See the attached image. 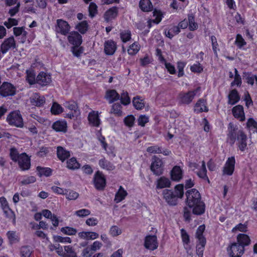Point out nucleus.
Segmentation results:
<instances>
[{
    "label": "nucleus",
    "mask_w": 257,
    "mask_h": 257,
    "mask_svg": "<svg viewBox=\"0 0 257 257\" xmlns=\"http://www.w3.org/2000/svg\"><path fill=\"white\" fill-rule=\"evenodd\" d=\"M120 95L115 89H108L105 92L104 98L109 103H112L119 99Z\"/></svg>",
    "instance_id": "nucleus-28"
},
{
    "label": "nucleus",
    "mask_w": 257,
    "mask_h": 257,
    "mask_svg": "<svg viewBox=\"0 0 257 257\" xmlns=\"http://www.w3.org/2000/svg\"><path fill=\"white\" fill-rule=\"evenodd\" d=\"M52 128L56 132L66 133L67 131V123L65 120H58L54 122Z\"/></svg>",
    "instance_id": "nucleus-27"
},
{
    "label": "nucleus",
    "mask_w": 257,
    "mask_h": 257,
    "mask_svg": "<svg viewBox=\"0 0 257 257\" xmlns=\"http://www.w3.org/2000/svg\"><path fill=\"white\" fill-rule=\"evenodd\" d=\"M234 44L236 46L237 48L241 49L246 45V42L241 34H237L235 37Z\"/></svg>",
    "instance_id": "nucleus-49"
},
{
    "label": "nucleus",
    "mask_w": 257,
    "mask_h": 257,
    "mask_svg": "<svg viewBox=\"0 0 257 257\" xmlns=\"http://www.w3.org/2000/svg\"><path fill=\"white\" fill-rule=\"evenodd\" d=\"M36 170L38 172V175L41 177L43 176L50 177L52 174V170L50 168L37 166Z\"/></svg>",
    "instance_id": "nucleus-40"
},
{
    "label": "nucleus",
    "mask_w": 257,
    "mask_h": 257,
    "mask_svg": "<svg viewBox=\"0 0 257 257\" xmlns=\"http://www.w3.org/2000/svg\"><path fill=\"white\" fill-rule=\"evenodd\" d=\"M75 29L77 30L81 35L85 34L87 33L89 29V25L87 21L84 20L79 22L75 27Z\"/></svg>",
    "instance_id": "nucleus-38"
},
{
    "label": "nucleus",
    "mask_w": 257,
    "mask_h": 257,
    "mask_svg": "<svg viewBox=\"0 0 257 257\" xmlns=\"http://www.w3.org/2000/svg\"><path fill=\"white\" fill-rule=\"evenodd\" d=\"M55 29L57 33L64 36H66L70 33V26L69 23L65 20L63 19H57Z\"/></svg>",
    "instance_id": "nucleus-13"
},
{
    "label": "nucleus",
    "mask_w": 257,
    "mask_h": 257,
    "mask_svg": "<svg viewBox=\"0 0 257 257\" xmlns=\"http://www.w3.org/2000/svg\"><path fill=\"white\" fill-rule=\"evenodd\" d=\"M171 178L173 181L179 182L183 178V171L180 166H174L170 172Z\"/></svg>",
    "instance_id": "nucleus-24"
},
{
    "label": "nucleus",
    "mask_w": 257,
    "mask_h": 257,
    "mask_svg": "<svg viewBox=\"0 0 257 257\" xmlns=\"http://www.w3.org/2000/svg\"><path fill=\"white\" fill-rule=\"evenodd\" d=\"M119 100H120L121 104L125 106L128 105L131 102V98L127 91H123L121 93Z\"/></svg>",
    "instance_id": "nucleus-52"
},
{
    "label": "nucleus",
    "mask_w": 257,
    "mask_h": 257,
    "mask_svg": "<svg viewBox=\"0 0 257 257\" xmlns=\"http://www.w3.org/2000/svg\"><path fill=\"white\" fill-rule=\"evenodd\" d=\"M135 120V117L132 114L127 115L123 119L124 124L129 127L134 126Z\"/></svg>",
    "instance_id": "nucleus-61"
},
{
    "label": "nucleus",
    "mask_w": 257,
    "mask_h": 257,
    "mask_svg": "<svg viewBox=\"0 0 257 257\" xmlns=\"http://www.w3.org/2000/svg\"><path fill=\"white\" fill-rule=\"evenodd\" d=\"M192 209V213L196 215H201L205 212L206 206L204 202L201 200L188 206Z\"/></svg>",
    "instance_id": "nucleus-17"
},
{
    "label": "nucleus",
    "mask_w": 257,
    "mask_h": 257,
    "mask_svg": "<svg viewBox=\"0 0 257 257\" xmlns=\"http://www.w3.org/2000/svg\"><path fill=\"white\" fill-rule=\"evenodd\" d=\"M232 114L234 118L240 121H243L245 119L244 108L242 105L238 104L233 106L232 108Z\"/></svg>",
    "instance_id": "nucleus-22"
},
{
    "label": "nucleus",
    "mask_w": 257,
    "mask_h": 257,
    "mask_svg": "<svg viewBox=\"0 0 257 257\" xmlns=\"http://www.w3.org/2000/svg\"><path fill=\"white\" fill-rule=\"evenodd\" d=\"M26 80L30 85L37 84V77L33 69H27L26 71Z\"/></svg>",
    "instance_id": "nucleus-33"
},
{
    "label": "nucleus",
    "mask_w": 257,
    "mask_h": 257,
    "mask_svg": "<svg viewBox=\"0 0 257 257\" xmlns=\"http://www.w3.org/2000/svg\"><path fill=\"white\" fill-rule=\"evenodd\" d=\"M93 185L95 188L99 191L103 190L106 185V180L103 173L100 171H97L93 179Z\"/></svg>",
    "instance_id": "nucleus-6"
},
{
    "label": "nucleus",
    "mask_w": 257,
    "mask_h": 257,
    "mask_svg": "<svg viewBox=\"0 0 257 257\" xmlns=\"http://www.w3.org/2000/svg\"><path fill=\"white\" fill-rule=\"evenodd\" d=\"M63 111V107L58 103L54 102L51 108V112L54 115H58Z\"/></svg>",
    "instance_id": "nucleus-54"
},
{
    "label": "nucleus",
    "mask_w": 257,
    "mask_h": 257,
    "mask_svg": "<svg viewBox=\"0 0 257 257\" xmlns=\"http://www.w3.org/2000/svg\"><path fill=\"white\" fill-rule=\"evenodd\" d=\"M153 16L155 17V19H153L154 23L158 24L162 20V13L160 10H155L153 12Z\"/></svg>",
    "instance_id": "nucleus-63"
},
{
    "label": "nucleus",
    "mask_w": 257,
    "mask_h": 257,
    "mask_svg": "<svg viewBox=\"0 0 257 257\" xmlns=\"http://www.w3.org/2000/svg\"><path fill=\"white\" fill-rule=\"evenodd\" d=\"M180 30L176 26L170 28L168 31H165V35L170 39H172L175 35L178 34Z\"/></svg>",
    "instance_id": "nucleus-53"
},
{
    "label": "nucleus",
    "mask_w": 257,
    "mask_h": 257,
    "mask_svg": "<svg viewBox=\"0 0 257 257\" xmlns=\"http://www.w3.org/2000/svg\"><path fill=\"white\" fill-rule=\"evenodd\" d=\"M66 107L68 109L77 114H80L77 103L74 100H70L66 102Z\"/></svg>",
    "instance_id": "nucleus-46"
},
{
    "label": "nucleus",
    "mask_w": 257,
    "mask_h": 257,
    "mask_svg": "<svg viewBox=\"0 0 257 257\" xmlns=\"http://www.w3.org/2000/svg\"><path fill=\"white\" fill-rule=\"evenodd\" d=\"M20 170L22 171H28L31 168V158L26 153L20 154V157L17 161Z\"/></svg>",
    "instance_id": "nucleus-11"
},
{
    "label": "nucleus",
    "mask_w": 257,
    "mask_h": 257,
    "mask_svg": "<svg viewBox=\"0 0 257 257\" xmlns=\"http://www.w3.org/2000/svg\"><path fill=\"white\" fill-rule=\"evenodd\" d=\"M188 24L190 31H195L198 28L197 23L195 22V17L193 14H189L188 15Z\"/></svg>",
    "instance_id": "nucleus-47"
},
{
    "label": "nucleus",
    "mask_w": 257,
    "mask_h": 257,
    "mask_svg": "<svg viewBox=\"0 0 257 257\" xmlns=\"http://www.w3.org/2000/svg\"><path fill=\"white\" fill-rule=\"evenodd\" d=\"M186 203L187 206L202 200L200 193L196 189H191L186 192Z\"/></svg>",
    "instance_id": "nucleus-10"
},
{
    "label": "nucleus",
    "mask_w": 257,
    "mask_h": 257,
    "mask_svg": "<svg viewBox=\"0 0 257 257\" xmlns=\"http://www.w3.org/2000/svg\"><path fill=\"white\" fill-rule=\"evenodd\" d=\"M87 119L89 124L91 126L99 127L101 124L99 113L97 111H91L88 113Z\"/></svg>",
    "instance_id": "nucleus-18"
},
{
    "label": "nucleus",
    "mask_w": 257,
    "mask_h": 257,
    "mask_svg": "<svg viewBox=\"0 0 257 257\" xmlns=\"http://www.w3.org/2000/svg\"><path fill=\"white\" fill-rule=\"evenodd\" d=\"M98 165L101 169L107 171H112L115 169L113 164L107 160L104 157L99 160Z\"/></svg>",
    "instance_id": "nucleus-36"
},
{
    "label": "nucleus",
    "mask_w": 257,
    "mask_h": 257,
    "mask_svg": "<svg viewBox=\"0 0 257 257\" xmlns=\"http://www.w3.org/2000/svg\"><path fill=\"white\" fill-rule=\"evenodd\" d=\"M227 98V103L231 105H234L239 102L240 96L238 91L236 89H233L229 92Z\"/></svg>",
    "instance_id": "nucleus-26"
},
{
    "label": "nucleus",
    "mask_w": 257,
    "mask_h": 257,
    "mask_svg": "<svg viewBox=\"0 0 257 257\" xmlns=\"http://www.w3.org/2000/svg\"><path fill=\"white\" fill-rule=\"evenodd\" d=\"M181 237L183 244L189 245L190 242V236L185 229L182 228L180 230Z\"/></svg>",
    "instance_id": "nucleus-56"
},
{
    "label": "nucleus",
    "mask_w": 257,
    "mask_h": 257,
    "mask_svg": "<svg viewBox=\"0 0 257 257\" xmlns=\"http://www.w3.org/2000/svg\"><path fill=\"white\" fill-rule=\"evenodd\" d=\"M127 191L122 186H120L118 191L115 194L114 201L115 203H118L125 199L127 195Z\"/></svg>",
    "instance_id": "nucleus-35"
},
{
    "label": "nucleus",
    "mask_w": 257,
    "mask_h": 257,
    "mask_svg": "<svg viewBox=\"0 0 257 257\" xmlns=\"http://www.w3.org/2000/svg\"><path fill=\"white\" fill-rule=\"evenodd\" d=\"M84 51V48L82 46H73L71 48V52L73 55L79 58L80 57L81 55L83 53Z\"/></svg>",
    "instance_id": "nucleus-58"
},
{
    "label": "nucleus",
    "mask_w": 257,
    "mask_h": 257,
    "mask_svg": "<svg viewBox=\"0 0 257 257\" xmlns=\"http://www.w3.org/2000/svg\"><path fill=\"white\" fill-rule=\"evenodd\" d=\"M61 231L64 234L68 235H74L77 233V229L72 227L66 226L62 227Z\"/></svg>",
    "instance_id": "nucleus-57"
},
{
    "label": "nucleus",
    "mask_w": 257,
    "mask_h": 257,
    "mask_svg": "<svg viewBox=\"0 0 257 257\" xmlns=\"http://www.w3.org/2000/svg\"><path fill=\"white\" fill-rule=\"evenodd\" d=\"M227 141L230 145L236 142L238 150L244 152L247 148V136L242 129L238 128L237 125L230 122L228 125Z\"/></svg>",
    "instance_id": "nucleus-1"
},
{
    "label": "nucleus",
    "mask_w": 257,
    "mask_h": 257,
    "mask_svg": "<svg viewBox=\"0 0 257 257\" xmlns=\"http://www.w3.org/2000/svg\"><path fill=\"white\" fill-rule=\"evenodd\" d=\"M226 250L229 257H241L245 252V249L236 244L235 242L230 243Z\"/></svg>",
    "instance_id": "nucleus-9"
},
{
    "label": "nucleus",
    "mask_w": 257,
    "mask_h": 257,
    "mask_svg": "<svg viewBox=\"0 0 257 257\" xmlns=\"http://www.w3.org/2000/svg\"><path fill=\"white\" fill-rule=\"evenodd\" d=\"M33 252V248L29 245H24L20 248L21 257H30Z\"/></svg>",
    "instance_id": "nucleus-43"
},
{
    "label": "nucleus",
    "mask_w": 257,
    "mask_h": 257,
    "mask_svg": "<svg viewBox=\"0 0 257 257\" xmlns=\"http://www.w3.org/2000/svg\"><path fill=\"white\" fill-rule=\"evenodd\" d=\"M139 6L143 12H150L153 9V6L150 0H140Z\"/></svg>",
    "instance_id": "nucleus-34"
},
{
    "label": "nucleus",
    "mask_w": 257,
    "mask_h": 257,
    "mask_svg": "<svg viewBox=\"0 0 257 257\" xmlns=\"http://www.w3.org/2000/svg\"><path fill=\"white\" fill-rule=\"evenodd\" d=\"M207 169L206 168V164L204 161H202L201 167L199 171L197 172L196 174L199 178L207 181L210 183V180L207 175Z\"/></svg>",
    "instance_id": "nucleus-39"
},
{
    "label": "nucleus",
    "mask_w": 257,
    "mask_h": 257,
    "mask_svg": "<svg viewBox=\"0 0 257 257\" xmlns=\"http://www.w3.org/2000/svg\"><path fill=\"white\" fill-rule=\"evenodd\" d=\"M78 236L79 238L86 240H94L98 238L99 234L92 231H81L78 233Z\"/></svg>",
    "instance_id": "nucleus-29"
},
{
    "label": "nucleus",
    "mask_w": 257,
    "mask_h": 257,
    "mask_svg": "<svg viewBox=\"0 0 257 257\" xmlns=\"http://www.w3.org/2000/svg\"><path fill=\"white\" fill-rule=\"evenodd\" d=\"M246 128L250 134H257V121L252 117L249 118L246 123Z\"/></svg>",
    "instance_id": "nucleus-37"
},
{
    "label": "nucleus",
    "mask_w": 257,
    "mask_h": 257,
    "mask_svg": "<svg viewBox=\"0 0 257 257\" xmlns=\"http://www.w3.org/2000/svg\"><path fill=\"white\" fill-rule=\"evenodd\" d=\"M89 16L93 18L98 13V7L94 2H91L88 7Z\"/></svg>",
    "instance_id": "nucleus-51"
},
{
    "label": "nucleus",
    "mask_w": 257,
    "mask_h": 257,
    "mask_svg": "<svg viewBox=\"0 0 257 257\" xmlns=\"http://www.w3.org/2000/svg\"><path fill=\"white\" fill-rule=\"evenodd\" d=\"M16 48V42L13 36L5 39L0 46L1 52L3 54L7 53L10 49Z\"/></svg>",
    "instance_id": "nucleus-15"
},
{
    "label": "nucleus",
    "mask_w": 257,
    "mask_h": 257,
    "mask_svg": "<svg viewBox=\"0 0 257 257\" xmlns=\"http://www.w3.org/2000/svg\"><path fill=\"white\" fill-rule=\"evenodd\" d=\"M30 100L32 105L37 107L42 106L46 102L45 97L43 95H41L39 93H33Z\"/></svg>",
    "instance_id": "nucleus-23"
},
{
    "label": "nucleus",
    "mask_w": 257,
    "mask_h": 257,
    "mask_svg": "<svg viewBox=\"0 0 257 257\" xmlns=\"http://www.w3.org/2000/svg\"><path fill=\"white\" fill-rule=\"evenodd\" d=\"M234 77L233 81L231 83V86H234L236 85L238 87H240L242 83L241 78L240 75L238 74L237 70L234 69Z\"/></svg>",
    "instance_id": "nucleus-55"
},
{
    "label": "nucleus",
    "mask_w": 257,
    "mask_h": 257,
    "mask_svg": "<svg viewBox=\"0 0 257 257\" xmlns=\"http://www.w3.org/2000/svg\"><path fill=\"white\" fill-rule=\"evenodd\" d=\"M116 43L112 40L106 41L104 44V52L107 55H112L116 50Z\"/></svg>",
    "instance_id": "nucleus-25"
},
{
    "label": "nucleus",
    "mask_w": 257,
    "mask_h": 257,
    "mask_svg": "<svg viewBox=\"0 0 257 257\" xmlns=\"http://www.w3.org/2000/svg\"><path fill=\"white\" fill-rule=\"evenodd\" d=\"M132 103L135 108L138 110H142L145 106V99L139 95L133 98Z\"/></svg>",
    "instance_id": "nucleus-31"
},
{
    "label": "nucleus",
    "mask_w": 257,
    "mask_h": 257,
    "mask_svg": "<svg viewBox=\"0 0 257 257\" xmlns=\"http://www.w3.org/2000/svg\"><path fill=\"white\" fill-rule=\"evenodd\" d=\"M200 90L198 87L193 90H190L187 92H180L178 95V102L180 104L188 105L192 101L197 93Z\"/></svg>",
    "instance_id": "nucleus-3"
},
{
    "label": "nucleus",
    "mask_w": 257,
    "mask_h": 257,
    "mask_svg": "<svg viewBox=\"0 0 257 257\" xmlns=\"http://www.w3.org/2000/svg\"><path fill=\"white\" fill-rule=\"evenodd\" d=\"M68 42L73 46H80L83 42L82 37L79 32L75 31L70 32L67 36Z\"/></svg>",
    "instance_id": "nucleus-16"
},
{
    "label": "nucleus",
    "mask_w": 257,
    "mask_h": 257,
    "mask_svg": "<svg viewBox=\"0 0 257 257\" xmlns=\"http://www.w3.org/2000/svg\"><path fill=\"white\" fill-rule=\"evenodd\" d=\"M150 169L156 176L161 175L164 171V163L162 160L156 156H153Z\"/></svg>",
    "instance_id": "nucleus-5"
},
{
    "label": "nucleus",
    "mask_w": 257,
    "mask_h": 257,
    "mask_svg": "<svg viewBox=\"0 0 257 257\" xmlns=\"http://www.w3.org/2000/svg\"><path fill=\"white\" fill-rule=\"evenodd\" d=\"M144 246L145 248L150 251H154L158 248L159 243L156 235H147L144 239Z\"/></svg>",
    "instance_id": "nucleus-12"
},
{
    "label": "nucleus",
    "mask_w": 257,
    "mask_h": 257,
    "mask_svg": "<svg viewBox=\"0 0 257 257\" xmlns=\"http://www.w3.org/2000/svg\"><path fill=\"white\" fill-rule=\"evenodd\" d=\"M7 121L11 126L22 127L24 125L23 119L19 111L11 112L7 116Z\"/></svg>",
    "instance_id": "nucleus-4"
},
{
    "label": "nucleus",
    "mask_w": 257,
    "mask_h": 257,
    "mask_svg": "<svg viewBox=\"0 0 257 257\" xmlns=\"http://www.w3.org/2000/svg\"><path fill=\"white\" fill-rule=\"evenodd\" d=\"M16 92V87L10 82H4L0 86V95L3 97L14 96Z\"/></svg>",
    "instance_id": "nucleus-8"
},
{
    "label": "nucleus",
    "mask_w": 257,
    "mask_h": 257,
    "mask_svg": "<svg viewBox=\"0 0 257 257\" xmlns=\"http://www.w3.org/2000/svg\"><path fill=\"white\" fill-rule=\"evenodd\" d=\"M10 157L12 161L16 162L20 157V154L18 153V151L16 148H12L10 149Z\"/></svg>",
    "instance_id": "nucleus-62"
},
{
    "label": "nucleus",
    "mask_w": 257,
    "mask_h": 257,
    "mask_svg": "<svg viewBox=\"0 0 257 257\" xmlns=\"http://www.w3.org/2000/svg\"><path fill=\"white\" fill-rule=\"evenodd\" d=\"M120 38L121 41L125 43L128 42L132 38V33L129 30H124L120 32Z\"/></svg>",
    "instance_id": "nucleus-48"
},
{
    "label": "nucleus",
    "mask_w": 257,
    "mask_h": 257,
    "mask_svg": "<svg viewBox=\"0 0 257 257\" xmlns=\"http://www.w3.org/2000/svg\"><path fill=\"white\" fill-rule=\"evenodd\" d=\"M7 236L10 244H14L20 241V237L15 231H9L7 233Z\"/></svg>",
    "instance_id": "nucleus-42"
},
{
    "label": "nucleus",
    "mask_w": 257,
    "mask_h": 257,
    "mask_svg": "<svg viewBox=\"0 0 257 257\" xmlns=\"http://www.w3.org/2000/svg\"><path fill=\"white\" fill-rule=\"evenodd\" d=\"M186 62L183 61H179L177 62V68L178 69V77H182L185 75L184 68L186 65Z\"/></svg>",
    "instance_id": "nucleus-50"
},
{
    "label": "nucleus",
    "mask_w": 257,
    "mask_h": 257,
    "mask_svg": "<svg viewBox=\"0 0 257 257\" xmlns=\"http://www.w3.org/2000/svg\"><path fill=\"white\" fill-rule=\"evenodd\" d=\"M235 158L234 156L228 157L222 168V175L224 176H232L235 170Z\"/></svg>",
    "instance_id": "nucleus-7"
},
{
    "label": "nucleus",
    "mask_w": 257,
    "mask_h": 257,
    "mask_svg": "<svg viewBox=\"0 0 257 257\" xmlns=\"http://www.w3.org/2000/svg\"><path fill=\"white\" fill-rule=\"evenodd\" d=\"M209 111L206 99L199 98L195 104L194 112L196 113H200L203 112H207Z\"/></svg>",
    "instance_id": "nucleus-20"
},
{
    "label": "nucleus",
    "mask_w": 257,
    "mask_h": 257,
    "mask_svg": "<svg viewBox=\"0 0 257 257\" xmlns=\"http://www.w3.org/2000/svg\"><path fill=\"white\" fill-rule=\"evenodd\" d=\"M235 243L245 249L246 246L250 244L251 239L247 234L240 233L236 236V241Z\"/></svg>",
    "instance_id": "nucleus-19"
},
{
    "label": "nucleus",
    "mask_w": 257,
    "mask_h": 257,
    "mask_svg": "<svg viewBox=\"0 0 257 257\" xmlns=\"http://www.w3.org/2000/svg\"><path fill=\"white\" fill-rule=\"evenodd\" d=\"M122 107L120 103H114L111 106V113L116 116H121L122 115Z\"/></svg>",
    "instance_id": "nucleus-45"
},
{
    "label": "nucleus",
    "mask_w": 257,
    "mask_h": 257,
    "mask_svg": "<svg viewBox=\"0 0 257 257\" xmlns=\"http://www.w3.org/2000/svg\"><path fill=\"white\" fill-rule=\"evenodd\" d=\"M163 198L170 206H175L178 204L179 199L184 196V185L182 184L176 185L174 190L165 189L163 191Z\"/></svg>",
    "instance_id": "nucleus-2"
},
{
    "label": "nucleus",
    "mask_w": 257,
    "mask_h": 257,
    "mask_svg": "<svg viewBox=\"0 0 257 257\" xmlns=\"http://www.w3.org/2000/svg\"><path fill=\"white\" fill-rule=\"evenodd\" d=\"M190 69L193 73H200L203 71V67L199 62H196L190 66Z\"/></svg>",
    "instance_id": "nucleus-59"
},
{
    "label": "nucleus",
    "mask_w": 257,
    "mask_h": 257,
    "mask_svg": "<svg viewBox=\"0 0 257 257\" xmlns=\"http://www.w3.org/2000/svg\"><path fill=\"white\" fill-rule=\"evenodd\" d=\"M239 231L241 232H246L247 231V225L239 223L235 225L231 230L232 233Z\"/></svg>",
    "instance_id": "nucleus-60"
},
{
    "label": "nucleus",
    "mask_w": 257,
    "mask_h": 257,
    "mask_svg": "<svg viewBox=\"0 0 257 257\" xmlns=\"http://www.w3.org/2000/svg\"><path fill=\"white\" fill-rule=\"evenodd\" d=\"M118 15V8L113 6L105 11L103 18L105 22H109L115 19Z\"/></svg>",
    "instance_id": "nucleus-21"
},
{
    "label": "nucleus",
    "mask_w": 257,
    "mask_h": 257,
    "mask_svg": "<svg viewBox=\"0 0 257 257\" xmlns=\"http://www.w3.org/2000/svg\"><path fill=\"white\" fill-rule=\"evenodd\" d=\"M57 156L60 161L63 162L70 157V153L63 147L59 146L57 149Z\"/></svg>",
    "instance_id": "nucleus-32"
},
{
    "label": "nucleus",
    "mask_w": 257,
    "mask_h": 257,
    "mask_svg": "<svg viewBox=\"0 0 257 257\" xmlns=\"http://www.w3.org/2000/svg\"><path fill=\"white\" fill-rule=\"evenodd\" d=\"M52 82V76L50 74L41 71L37 76V84L41 87L47 86Z\"/></svg>",
    "instance_id": "nucleus-14"
},
{
    "label": "nucleus",
    "mask_w": 257,
    "mask_h": 257,
    "mask_svg": "<svg viewBox=\"0 0 257 257\" xmlns=\"http://www.w3.org/2000/svg\"><path fill=\"white\" fill-rule=\"evenodd\" d=\"M141 49L140 45L137 42H135L131 44L127 49V53L131 56L136 55Z\"/></svg>",
    "instance_id": "nucleus-44"
},
{
    "label": "nucleus",
    "mask_w": 257,
    "mask_h": 257,
    "mask_svg": "<svg viewBox=\"0 0 257 257\" xmlns=\"http://www.w3.org/2000/svg\"><path fill=\"white\" fill-rule=\"evenodd\" d=\"M171 185L170 179L166 177L162 176L157 179L156 184L157 189L169 188Z\"/></svg>",
    "instance_id": "nucleus-30"
},
{
    "label": "nucleus",
    "mask_w": 257,
    "mask_h": 257,
    "mask_svg": "<svg viewBox=\"0 0 257 257\" xmlns=\"http://www.w3.org/2000/svg\"><path fill=\"white\" fill-rule=\"evenodd\" d=\"M122 233L121 230L116 225L112 226L109 230V234L113 237L117 236Z\"/></svg>",
    "instance_id": "nucleus-64"
},
{
    "label": "nucleus",
    "mask_w": 257,
    "mask_h": 257,
    "mask_svg": "<svg viewBox=\"0 0 257 257\" xmlns=\"http://www.w3.org/2000/svg\"><path fill=\"white\" fill-rule=\"evenodd\" d=\"M67 168L71 170L78 169L80 167V163L77 161L75 157H72L67 160L66 162Z\"/></svg>",
    "instance_id": "nucleus-41"
}]
</instances>
